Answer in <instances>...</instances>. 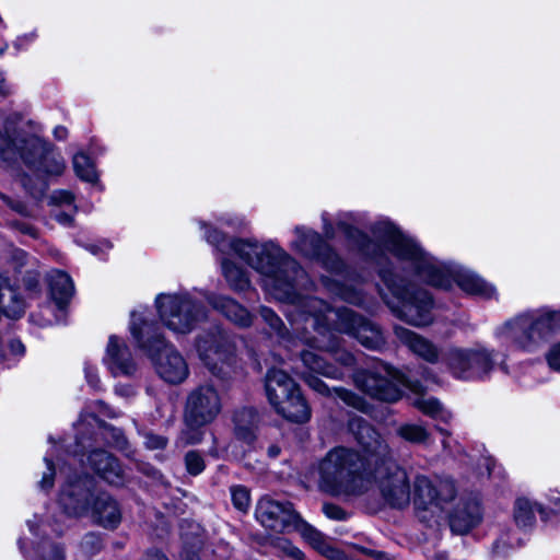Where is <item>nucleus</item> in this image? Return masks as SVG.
<instances>
[{
	"label": "nucleus",
	"instance_id": "1",
	"mask_svg": "<svg viewBox=\"0 0 560 560\" xmlns=\"http://www.w3.org/2000/svg\"><path fill=\"white\" fill-rule=\"evenodd\" d=\"M337 225L353 247L375 262H381L386 250L407 264L415 276L432 287L447 290L456 282L464 292L482 299H492L497 294L495 288L477 273L452 269L424 252L413 238L404 235L390 222L374 224L372 233L375 241L345 220H339Z\"/></svg>",
	"mask_w": 560,
	"mask_h": 560
},
{
	"label": "nucleus",
	"instance_id": "2",
	"mask_svg": "<svg viewBox=\"0 0 560 560\" xmlns=\"http://www.w3.org/2000/svg\"><path fill=\"white\" fill-rule=\"evenodd\" d=\"M206 240L221 254H234L259 272L262 285L279 300L291 299L294 281L305 278L298 261L275 242L231 241L215 229L206 233Z\"/></svg>",
	"mask_w": 560,
	"mask_h": 560
},
{
	"label": "nucleus",
	"instance_id": "3",
	"mask_svg": "<svg viewBox=\"0 0 560 560\" xmlns=\"http://www.w3.org/2000/svg\"><path fill=\"white\" fill-rule=\"evenodd\" d=\"M19 159L36 174L35 183L28 175L20 179L24 189L35 199H40L47 189L43 175L59 176L66 168L61 155L55 153L38 136L21 128L11 130L7 125L4 132L0 133V162L10 164Z\"/></svg>",
	"mask_w": 560,
	"mask_h": 560
},
{
	"label": "nucleus",
	"instance_id": "4",
	"mask_svg": "<svg viewBox=\"0 0 560 560\" xmlns=\"http://www.w3.org/2000/svg\"><path fill=\"white\" fill-rule=\"evenodd\" d=\"M291 318L295 325L303 324L305 328L310 323L315 331L323 335L334 328L338 332L354 337L370 350H382L386 345L384 332L377 324L350 308H332L314 296L302 301Z\"/></svg>",
	"mask_w": 560,
	"mask_h": 560
},
{
	"label": "nucleus",
	"instance_id": "5",
	"mask_svg": "<svg viewBox=\"0 0 560 560\" xmlns=\"http://www.w3.org/2000/svg\"><path fill=\"white\" fill-rule=\"evenodd\" d=\"M360 452L337 446L330 450L318 466L319 488L336 497H359L372 487L375 455L364 445Z\"/></svg>",
	"mask_w": 560,
	"mask_h": 560
},
{
	"label": "nucleus",
	"instance_id": "6",
	"mask_svg": "<svg viewBox=\"0 0 560 560\" xmlns=\"http://www.w3.org/2000/svg\"><path fill=\"white\" fill-rule=\"evenodd\" d=\"M349 429L360 445L375 455L372 483H376L384 501L392 508L404 509L410 502L411 490L407 471L388 457V446L371 424L361 417L349 420Z\"/></svg>",
	"mask_w": 560,
	"mask_h": 560
},
{
	"label": "nucleus",
	"instance_id": "7",
	"mask_svg": "<svg viewBox=\"0 0 560 560\" xmlns=\"http://www.w3.org/2000/svg\"><path fill=\"white\" fill-rule=\"evenodd\" d=\"M560 329V312L544 306L521 312L494 329L499 340L514 349L536 353L552 343Z\"/></svg>",
	"mask_w": 560,
	"mask_h": 560
},
{
	"label": "nucleus",
	"instance_id": "8",
	"mask_svg": "<svg viewBox=\"0 0 560 560\" xmlns=\"http://www.w3.org/2000/svg\"><path fill=\"white\" fill-rule=\"evenodd\" d=\"M130 332L138 347L152 361L156 374L166 383L177 385L189 375V368L174 345L167 342L159 327L147 318L144 311H133L130 319Z\"/></svg>",
	"mask_w": 560,
	"mask_h": 560
},
{
	"label": "nucleus",
	"instance_id": "9",
	"mask_svg": "<svg viewBox=\"0 0 560 560\" xmlns=\"http://www.w3.org/2000/svg\"><path fill=\"white\" fill-rule=\"evenodd\" d=\"M378 275L388 291H381L382 298L396 317L416 327L432 323L433 300L427 290L387 267L380 268Z\"/></svg>",
	"mask_w": 560,
	"mask_h": 560
},
{
	"label": "nucleus",
	"instance_id": "10",
	"mask_svg": "<svg viewBox=\"0 0 560 560\" xmlns=\"http://www.w3.org/2000/svg\"><path fill=\"white\" fill-rule=\"evenodd\" d=\"M196 350L207 370L220 380L232 377L237 368L235 336L221 326H213L196 337Z\"/></svg>",
	"mask_w": 560,
	"mask_h": 560
},
{
	"label": "nucleus",
	"instance_id": "11",
	"mask_svg": "<svg viewBox=\"0 0 560 560\" xmlns=\"http://www.w3.org/2000/svg\"><path fill=\"white\" fill-rule=\"evenodd\" d=\"M158 314L163 325L175 335H187L206 318L202 303L189 293H161L155 299Z\"/></svg>",
	"mask_w": 560,
	"mask_h": 560
},
{
	"label": "nucleus",
	"instance_id": "12",
	"mask_svg": "<svg viewBox=\"0 0 560 560\" xmlns=\"http://www.w3.org/2000/svg\"><path fill=\"white\" fill-rule=\"evenodd\" d=\"M497 351L476 345L470 348L451 347L443 358L448 372L462 381H483L497 364Z\"/></svg>",
	"mask_w": 560,
	"mask_h": 560
},
{
	"label": "nucleus",
	"instance_id": "13",
	"mask_svg": "<svg viewBox=\"0 0 560 560\" xmlns=\"http://www.w3.org/2000/svg\"><path fill=\"white\" fill-rule=\"evenodd\" d=\"M301 361L305 369H307V372L302 374V378L310 388L323 396L330 397L335 395L346 405L363 412L368 411L369 404L364 398L342 387L330 389L326 383L313 374L316 373L330 378H340L342 373L339 368L328 363L322 355L310 350H303L301 352Z\"/></svg>",
	"mask_w": 560,
	"mask_h": 560
},
{
	"label": "nucleus",
	"instance_id": "14",
	"mask_svg": "<svg viewBox=\"0 0 560 560\" xmlns=\"http://www.w3.org/2000/svg\"><path fill=\"white\" fill-rule=\"evenodd\" d=\"M310 284V279L307 275L305 273V278H300L298 281H294V285L292 288V296L291 299H288L287 301H294L293 303V310L289 313V319L296 332H299L301 342L304 345L314 348L319 349L326 352L331 353L334 360L338 362L340 365L346 368H351L354 365L355 359L354 355L349 352L348 350L343 349L340 345L339 339L332 334V331H336L334 328H331L329 331L323 334H319L318 331H315L310 323L307 324V328L303 327L304 325H295L293 323L292 318L293 313H295L298 306L300 303L304 300H306L307 296H303L300 294V289H306Z\"/></svg>",
	"mask_w": 560,
	"mask_h": 560
},
{
	"label": "nucleus",
	"instance_id": "15",
	"mask_svg": "<svg viewBox=\"0 0 560 560\" xmlns=\"http://www.w3.org/2000/svg\"><path fill=\"white\" fill-rule=\"evenodd\" d=\"M353 381L365 394L387 402L398 400L402 388L408 387L405 376L383 362H375L373 366L355 372Z\"/></svg>",
	"mask_w": 560,
	"mask_h": 560
},
{
	"label": "nucleus",
	"instance_id": "16",
	"mask_svg": "<svg viewBox=\"0 0 560 560\" xmlns=\"http://www.w3.org/2000/svg\"><path fill=\"white\" fill-rule=\"evenodd\" d=\"M455 497L456 488L450 479L439 480L436 483L423 475H418L415 479L413 504L423 522L440 517Z\"/></svg>",
	"mask_w": 560,
	"mask_h": 560
},
{
	"label": "nucleus",
	"instance_id": "17",
	"mask_svg": "<svg viewBox=\"0 0 560 560\" xmlns=\"http://www.w3.org/2000/svg\"><path fill=\"white\" fill-rule=\"evenodd\" d=\"M221 409V396L217 388L211 384H202L187 395L184 421L191 425H207L219 416Z\"/></svg>",
	"mask_w": 560,
	"mask_h": 560
},
{
	"label": "nucleus",
	"instance_id": "18",
	"mask_svg": "<svg viewBox=\"0 0 560 560\" xmlns=\"http://www.w3.org/2000/svg\"><path fill=\"white\" fill-rule=\"evenodd\" d=\"M294 234L296 237L291 244L293 250L306 258L319 261L330 272L340 275L343 271V261L317 232L305 226H296Z\"/></svg>",
	"mask_w": 560,
	"mask_h": 560
},
{
	"label": "nucleus",
	"instance_id": "19",
	"mask_svg": "<svg viewBox=\"0 0 560 560\" xmlns=\"http://www.w3.org/2000/svg\"><path fill=\"white\" fill-rule=\"evenodd\" d=\"M94 480L86 474L68 476L62 485L58 503L70 516H83L90 512L94 498Z\"/></svg>",
	"mask_w": 560,
	"mask_h": 560
},
{
	"label": "nucleus",
	"instance_id": "20",
	"mask_svg": "<svg viewBox=\"0 0 560 560\" xmlns=\"http://www.w3.org/2000/svg\"><path fill=\"white\" fill-rule=\"evenodd\" d=\"M255 516L264 527L278 533L292 529L300 522V515L294 511L292 503L269 497L258 501Z\"/></svg>",
	"mask_w": 560,
	"mask_h": 560
},
{
	"label": "nucleus",
	"instance_id": "21",
	"mask_svg": "<svg viewBox=\"0 0 560 560\" xmlns=\"http://www.w3.org/2000/svg\"><path fill=\"white\" fill-rule=\"evenodd\" d=\"M104 362L114 376H132L137 363L126 343L116 336H110Z\"/></svg>",
	"mask_w": 560,
	"mask_h": 560
},
{
	"label": "nucleus",
	"instance_id": "22",
	"mask_svg": "<svg viewBox=\"0 0 560 560\" xmlns=\"http://www.w3.org/2000/svg\"><path fill=\"white\" fill-rule=\"evenodd\" d=\"M452 532L464 535L477 526L481 521V509L476 498H460L456 506L448 514Z\"/></svg>",
	"mask_w": 560,
	"mask_h": 560
},
{
	"label": "nucleus",
	"instance_id": "23",
	"mask_svg": "<svg viewBox=\"0 0 560 560\" xmlns=\"http://www.w3.org/2000/svg\"><path fill=\"white\" fill-rule=\"evenodd\" d=\"M90 512L93 521L106 529H115L121 522V511L117 501L105 492L94 495Z\"/></svg>",
	"mask_w": 560,
	"mask_h": 560
},
{
	"label": "nucleus",
	"instance_id": "24",
	"mask_svg": "<svg viewBox=\"0 0 560 560\" xmlns=\"http://www.w3.org/2000/svg\"><path fill=\"white\" fill-rule=\"evenodd\" d=\"M264 289H266V288L264 287ZM265 291L270 295V293L267 290H265ZM271 296L275 299V296L272 294H271ZM276 300H277V298H276ZM278 301H279V299H278ZM280 302H285V303L290 304V308L287 312L288 320H290L289 313H290V311L293 310L294 301L280 300ZM258 313H259L260 317L262 318V320L265 322V324L269 327V334L271 336H275L280 343H283L285 347H292L295 345L296 340L301 341L299 332H296L294 330V328H292L293 331L291 332L285 327L283 320L278 316V314L273 310H271L270 307H267V306H260ZM289 323H291V322H289ZM290 325H292V324H290ZM291 327H293V326H291Z\"/></svg>",
	"mask_w": 560,
	"mask_h": 560
},
{
	"label": "nucleus",
	"instance_id": "25",
	"mask_svg": "<svg viewBox=\"0 0 560 560\" xmlns=\"http://www.w3.org/2000/svg\"><path fill=\"white\" fill-rule=\"evenodd\" d=\"M91 468L105 481L110 485H121L124 481V470L112 454L104 450H95L88 456Z\"/></svg>",
	"mask_w": 560,
	"mask_h": 560
},
{
	"label": "nucleus",
	"instance_id": "26",
	"mask_svg": "<svg viewBox=\"0 0 560 560\" xmlns=\"http://www.w3.org/2000/svg\"><path fill=\"white\" fill-rule=\"evenodd\" d=\"M208 303L222 315H224L230 322L240 328H247L252 326L254 316L249 311L241 305L235 300L224 296L208 294L206 296Z\"/></svg>",
	"mask_w": 560,
	"mask_h": 560
},
{
	"label": "nucleus",
	"instance_id": "27",
	"mask_svg": "<svg viewBox=\"0 0 560 560\" xmlns=\"http://www.w3.org/2000/svg\"><path fill=\"white\" fill-rule=\"evenodd\" d=\"M395 335L419 358L432 364L439 362L441 353L432 341L401 326L395 327Z\"/></svg>",
	"mask_w": 560,
	"mask_h": 560
},
{
	"label": "nucleus",
	"instance_id": "28",
	"mask_svg": "<svg viewBox=\"0 0 560 560\" xmlns=\"http://www.w3.org/2000/svg\"><path fill=\"white\" fill-rule=\"evenodd\" d=\"M299 388L294 380L284 371L268 370L265 377V390L271 406L279 404Z\"/></svg>",
	"mask_w": 560,
	"mask_h": 560
},
{
	"label": "nucleus",
	"instance_id": "29",
	"mask_svg": "<svg viewBox=\"0 0 560 560\" xmlns=\"http://www.w3.org/2000/svg\"><path fill=\"white\" fill-rule=\"evenodd\" d=\"M276 411L291 422L304 423L311 418V408L300 388L272 406Z\"/></svg>",
	"mask_w": 560,
	"mask_h": 560
},
{
	"label": "nucleus",
	"instance_id": "30",
	"mask_svg": "<svg viewBox=\"0 0 560 560\" xmlns=\"http://www.w3.org/2000/svg\"><path fill=\"white\" fill-rule=\"evenodd\" d=\"M234 432L237 439L247 444L254 442L256 429L259 423L258 412L250 407L238 409L233 416Z\"/></svg>",
	"mask_w": 560,
	"mask_h": 560
},
{
	"label": "nucleus",
	"instance_id": "31",
	"mask_svg": "<svg viewBox=\"0 0 560 560\" xmlns=\"http://www.w3.org/2000/svg\"><path fill=\"white\" fill-rule=\"evenodd\" d=\"M50 295L59 311H62L71 299L74 287L71 278L63 271L54 270L49 275Z\"/></svg>",
	"mask_w": 560,
	"mask_h": 560
},
{
	"label": "nucleus",
	"instance_id": "32",
	"mask_svg": "<svg viewBox=\"0 0 560 560\" xmlns=\"http://www.w3.org/2000/svg\"><path fill=\"white\" fill-rule=\"evenodd\" d=\"M536 512L540 513L541 520L546 521L547 513L536 502L527 498H518L514 504V521L518 527H532L536 521Z\"/></svg>",
	"mask_w": 560,
	"mask_h": 560
},
{
	"label": "nucleus",
	"instance_id": "33",
	"mask_svg": "<svg viewBox=\"0 0 560 560\" xmlns=\"http://www.w3.org/2000/svg\"><path fill=\"white\" fill-rule=\"evenodd\" d=\"M221 266L223 276L232 290L242 292L250 288V281L242 268L226 258L222 259Z\"/></svg>",
	"mask_w": 560,
	"mask_h": 560
},
{
	"label": "nucleus",
	"instance_id": "34",
	"mask_svg": "<svg viewBox=\"0 0 560 560\" xmlns=\"http://www.w3.org/2000/svg\"><path fill=\"white\" fill-rule=\"evenodd\" d=\"M329 290L348 303L359 306L364 304L365 298L362 289L352 283H349L347 280L340 281L338 279H334Z\"/></svg>",
	"mask_w": 560,
	"mask_h": 560
},
{
	"label": "nucleus",
	"instance_id": "35",
	"mask_svg": "<svg viewBox=\"0 0 560 560\" xmlns=\"http://www.w3.org/2000/svg\"><path fill=\"white\" fill-rule=\"evenodd\" d=\"M416 406L424 415H428L438 421L447 423L452 419L451 411L446 410L435 398L418 399L416 401Z\"/></svg>",
	"mask_w": 560,
	"mask_h": 560
},
{
	"label": "nucleus",
	"instance_id": "36",
	"mask_svg": "<svg viewBox=\"0 0 560 560\" xmlns=\"http://www.w3.org/2000/svg\"><path fill=\"white\" fill-rule=\"evenodd\" d=\"M73 168L79 178L94 183L97 180V173L91 159L83 152L73 156Z\"/></svg>",
	"mask_w": 560,
	"mask_h": 560
},
{
	"label": "nucleus",
	"instance_id": "37",
	"mask_svg": "<svg viewBox=\"0 0 560 560\" xmlns=\"http://www.w3.org/2000/svg\"><path fill=\"white\" fill-rule=\"evenodd\" d=\"M292 529L301 533L302 537L317 551L328 541L327 538L318 532L315 527L307 524L300 517L299 524L294 525Z\"/></svg>",
	"mask_w": 560,
	"mask_h": 560
},
{
	"label": "nucleus",
	"instance_id": "38",
	"mask_svg": "<svg viewBox=\"0 0 560 560\" xmlns=\"http://www.w3.org/2000/svg\"><path fill=\"white\" fill-rule=\"evenodd\" d=\"M205 425H191L185 422V429L182 430L177 444L180 446L198 444L203 439L202 428Z\"/></svg>",
	"mask_w": 560,
	"mask_h": 560
},
{
	"label": "nucleus",
	"instance_id": "39",
	"mask_svg": "<svg viewBox=\"0 0 560 560\" xmlns=\"http://www.w3.org/2000/svg\"><path fill=\"white\" fill-rule=\"evenodd\" d=\"M399 435L406 441L421 443L429 438L428 431L418 424H406L399 428Z\"/></svg>",
	"mask_w": 560,
	"mask_h": 560
},
{
	"label": "nucleus",
	"instance_id": "40",
	"mask_svg": "<svg viewBox=\"0 0 560 560\" xmlns=\"http://www.w3.org/2000/svg\"><path fill=\"white\" fill-rule=\"evenodd\" d=\"M103 548V540L97 533H88L83 536L80 542V549L86 557H92L101 551Z\"/></svg>",
	"mask_w": 560,
	"mask_h": 560
},
{
	"label": "nucleus",
	"instance_id": "41",
	"mask_svg": "<svg viewBox=\"0 0 560 560\" xmlns=\"http://www.w3.org/2000/svg\"><path fill=\"white\" fill-rule=\"evenodd\" d=\"M184 460L187 471L192 476H197L205 470V459L197 451L186 453Z\"/></svg>",
	"mask_w": 560,
	"mask_h": 560
},
{
	"label": "nucleus",
	"instance_id": "42",
	"mask_svg": "<svg viewBox=\"0 0 560 560\" xmlns=\"http://www.w3.org/2000/svg\"><path fill=\"white\" fill-rule=\"evenodd\" d=\"M232 502L234 506L242 511L246 512L249 508L250 497L249 492L245 487L235 486L231 488Z\"/></svg>",
	"mask_w": 560,
	"mask_h": 560
},
{
	"label": "nucleus",
	"instance_id": "43",
	"mask_svg": "<svg viewBox=\"0 0 560 560\" xmlns=\"http://www.w3.org/2000/svg\"><path fill=\"white\" fill-rule=\"evenodd\" d=\"M43 560H65L63 548L57 544L44 542L39 547Z\"/></svg>",
	"mask_w": 560,
	"mask_h": 560
},
{
	"label": "nucleus",
	"instance_id": "44",
	"mask_svg": "<svg viewBox=\"0 0 560 560\" xmlns=\"http://www.w3.org/2000/svg\"><path fill=\"white\" fill-rule=\"evenodd\" d=\"M44 460L46 464V470L43 472V477L38 485L42 490L48 491L54 486L55 467L52 462L48 457H45Z\"/></svg>",
	"mask_w": 560,
	"mask_h": 560
},
{
	"label": "nucleus",
	"instance_id": "45",
	"mask_svg": "<svg viewBox=\"0 0 560 560\" xmlns=\"http://www.w3.org/2000/svg\"><path fill=\"white\" fill-rule=\"evenodd\" d=\"M322 511L326 517L334 521L340 522L348 518V513L341 506L334 503H324Z\"/></svg>",
	"mask_w": 560,
	"mask_h": 560
},
{
	"label": "nucleus",
	"instance_id": "46",
	"mask_svg": "<svg viewBox=\"0 0 560 560\" xmlns=\"http://www.w3.org/2000/svg\"><path fill=\"white\" fill-rule=\"evenodd\" d=\"M0 199L14 212L18 214H21L23 217H30L31 212L27 208V206L21 201L12 199L11 197L7 196L5 194L0 191Z\"/></svg>",
	"mask_w": 560,
	"mask_h": 560
},
{
	"label": "nucleus",
	"instance_id": "47",
	"mask_svg": "<svg viewBox=\"0 0 560 560\" xmlns=\"http://www.w3.org/2000/svg\"><path fill=\"white\" fill-rule=\"evenodd\" d=\"M546 361L549 368L556 372L560 371V343L555 342L546 353Z\"/></svg>",
	"mask_w": 560,
	"mask_h": 560
},
{
	"label": "nucleus",
	"instance_id": "48",
	"mask_svg": "<svg viewBox=\"0 0 560 560\" xmlns=\"http://www.w3.org/2000/svg\"><path fill=\"white\" fill-rule=\"evenodd\" d=\"M8 225L11 226L12 229L19 231L20 233H22L24 235L31 236L32 238H37L38 237L37 229L35 226H33L32 224L27 223V222L19 221V220H12V221L8 222Z\"/></svg>",
	"mask_w": 560,
	"mask_h": 560
},
{
	"label": "nucleus",
	"instance_id": "49",
	"mask_svg": "<svg viewBox=\"0 0 560 560\" xmlns=\"http://www.w3.org/2000/svg\"><path fill=\"white\" fill-rule=\"evenodd\" d=\"M318 552L329 560H348L347 555L334 547L329 541H327Z\"/></svg>",
	"mask_w": 560,
	"mask_h": 560
},
{
	"label": "nucleus",
	"instance_id": "50",
	"mask_svg": "<svg viewBox=\"0 0 560 560\" xmlns=\"http://www.w3.org/2000/svg\"><path fill=\"white\" fill-rule=\"evenodd\" d=\"M49 200L52 205H70L73 201V195L68 190H56L50 195Z\"/></svg>",
	"mask_w": 560,
	"mask_h": 560
},
{
	"label": "nucleus",
	"instance_id": "51",
	"mask_svg": "<svg viewBox=\"0 0 560 560\" xmlns=\"http://www.w3.org/2000/svg\"><path fill=\"white\" fill-rule=\"evenodd\" d=\"M144 444L150 450H159V448H164L166 446L167 440L162 435L148 433L144 436Z\"/></svg>",
	"mask_w": 560,
	"mask_h": 560
},
{
	"label": "nucleus",
	"instance_id": "52",
	"mask_svg": "<svg viewBox=\"0 0 560 560\" xmlns=\"http://www.w3.org/2000/svg\"><path fill=\"white\" fill-rule=\"evenodd\" d=\"M104 429L107 430L112 434L113 442L116 447H118V448L126 447L127 440L120 430L115 429V428H106V427H104Z\"/></svg>",
	"mask_w": 560,
	"mask_h": 560
},
{
	"label": "nucleus",
	"instance_id": "53",
	"mask_svg": "<svg viewBox=\"0 0 560 560\" xmlns=\"http://www.w3.org/2000/svg\"><path fill=\"white\" fill-rule=\"evenodd\" d=\"M283 550L293 560H305L304 553L290 542H285V545L283 546Z\"/></svg>",
	"mask_w": 560,
	"mask_h": 560
},
{
	"label": "nucleus",
	"instance_id": "54",
	"mask_svg": "<svg viewBox=\"0 0 560 560\" xmlns=\"http://www.w3.org/2000/svg\"><path fill=\"white\" fill-rule=\"evenodd\" d=\"M511 546L512 547V542L511 541H508L506 539H504L503 537H501L500 539H498L495 541V544L493 545V549H494V552L499 556H505L506 555V549L505 547L506 546Z\"/></svg>",
	"mask_w": 560,
	"mask_h": 560
},
{
	"label": "nucleus",
	"instance_id": "55",
	"mask_svg": "<svg viewBox=\"0 0 560 560\" xmlns=\"http://www.w3.org/2000/svg\"><path fill=\"white\" fill-rule=\"evenodd\" d=\"M142 560H168L164 553L159 550H149Z\"/></svg>",
	"mask_w": 560,
	"mask_h": 560
},
{
	"label": "nucleus",
	"instance_id": "56",
	"mask_svg": "<svg viewBox=\"0 0 560 560\" xmlns=\"http://www.w3.org/2000/svg\"><path fill=\"white\" fill-rule=\"evenodd\" d=\"M55 219L57 222H59L62 225H71L73 218L72 215L65 213V212H58L55 214Z\"/></svg>",
	"mask_w": 560,
	"mask_h": 560
},
{
	"label": "nucleus",
	"instance_id": "57",
	"mask_svg": "<svg viewBox=\"0 0 560 560\" xmlns=\"http://www.w3.org/2000/svg\"><path fill=\"white\" fill-rule=\"evenodd\" d=\"M90 420L102 424L98 419L94 415L84 416L81 415L80 420L78 422V431H82L85 423L90 424Z\"/></svg>",
	"mask_w": 560,
	"mask_h": 560
},
{
	"label": "nucleus",
	"instance_id": "58",
	"mask_svg": "<svg viewBox=\"0 0 560 560\" xmlns=\"http://www.w3.org/2000/svg\"><path fill=\"white\" fill-rule=\"evenodd\" d=\"M324 221V234L327 238H332L335 236L334 225L328 221L326 214H323Z\"/></svg>",
	"mask_w": 560,
	"mask_h": 560
},
{
	"label": "nucleus",
	"instance_id": "59",
	"mask_svg": "<svg viewBox=\"0 0 560 560\" xmlns=\"http://www.w3.org/2000/svg\"><path fill=\"white\" fill-rule=\"evenodd\" d=\"M9 347L13 354L24 353V345L20 340H11Z\"/></svg>",
	"mask_w": 560,
	"mask_h": 560
},
{
	"label": "nucleus",
	"instance_id": "60",
	"mask_svg": "<svg viewBox=\"0 0 560 560\" xmlns=\"http://www.w3.org/2000/svg\"><path fill=\"white\" fill-rule=\"evenodd\" d=\"M88 382L93 386L96 387L98 385V377L94 373H92L89 369L85 370Z\"/></svg>",
	"mask_w": 560,
	"mask_h": 560
},
{
	"label": "nucleus",
	"instance_id": "61",
	"mask_svg": "<svg viewBox=\"0 0 560 560\" xmlns=\"http://www.w3.org/2000/svg\"><path fill=\"white\" fill-rule=\"evenodd\" d=\"M54 133L57 139L62 140L67 137L68 131L65 127L58 126L55 128Z\"/></svg>",
	"mask_w": 560,
	"mask_h": 560
},
{
	"label": "nucleus",
	"instance_id": "62",
	"mask_svg": "<svg viewBox=\"0 0 560 560\" xmlns=\"http://www.w3.org/2000/svg\"><path fill=\"white\" fill-rule=\"evenodd\" d=\"M10 94V88L7 85L4 78L0 75V95L7 96Z\"/></svg>",
	"mask_w": 560,
	"mask_h": 560
},
{
	"label": "nucleus",
	"instance_id": "63",
	"mask_svg": "<svg viewBox=\"0 0 560 560\" xmlns=\"http://www.w3.org/2000/svg\"><path fill=\"white\" fill-rule=\"evenodd\" d=\"M267 453L269 457L276 458L280 454V447L278 445H270Z\"/></svg>",
	"mask_w": 560,
	"mask_h": 560
},
{
	"label": "nucleus",
	"instance_id": "64",
	"mask_svg": "<svg viewBox=\"0 0 560 560\" xmlns=\"http://www.w3.org/2000/svg\"><path fill=\"white\" fill-rule=\"evenodd\" d=\"M183 560H200V558L195 553H192V555L187 553V555H185V557H183Z\"/></svg>",
	"mask_w": 560,
	"mask_h": 560
}]
</instances>
